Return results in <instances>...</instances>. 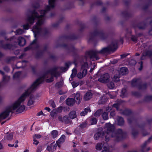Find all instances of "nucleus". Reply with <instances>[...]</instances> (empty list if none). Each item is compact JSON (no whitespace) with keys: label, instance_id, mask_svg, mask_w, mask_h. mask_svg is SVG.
I'll return each instance as SVG.
<instances>
[{"label":"nucleus","instance_id":"4be33fe9","mask_svg":"<svg viewBox=\"0 0 152 152\" xmlns=\"http://www.w3.org/2000/svg\"><path fill=\"white\" fill-rule=\"evenodd\" d=\"M117 123L118 125L120 126H123L124 123V119L121 117H118L117 119Z\"/></svg>","mask_w":152,"mask_h":152},{"label":"nucleus","instance_id":"e433bc0d","mask_svg":"<svg viewBox=\"0 0 152 152\" xmlns=\"http://www.w3.org/2000/svg\"><path fill=\"white\" fill-rule=\"evenodd\" d=\"M15 59V56L9 57L6 58L5 61L7 63H9L11 61H14Z\"/></svg>","mask_w":152,"mask_h":152},{"label":"nucleus","instance_id":"864d4df0","mask_svg":"<svg viewBox=\"0 0 152 152\" xmlns=\"http://www.w3.org/2000/svg\"><path fill=\"white\" fill-rule=\"evenodd\" d=\"M42 57V56L41 54L39 51H37L35 56V58L36 59H38L41 58Z\"/></svg>","mask_w":152,"mask_h":152},{"label":"nucleus","instance_id":"2f4dec72","mask_svg":"<svg viewBox=\"0 0 152 152\" xmlns=\"http://www.w3.org/2000/svg\"><path fill=\"white\" fill-rule=\"evenodd\" d=\"M25 108V106L24 105H20L18 109L16 110V112L17 113H21L24 111Z\"/></svg>","mask_w":152,"mask_h":152},{"label":"nucleus","instance_id":"8fccbe9b","mask_svg":"<svg viewBox=\"0 0 152 152\" xmlns=\"http://www.w3.org/2000/svg\"><path fill=\"white\" fill-rule=\"evenodd\" d=\"M103 111L102 109H100L97 110L94 113V115L96 116H99Z\"/></svg>","mask_w":152,"mask_h":152},{"label":"nucleus","instance_id":"7ed1b4c3","mask_svg":"<svg viewBox=\"0 0 152 152\" xmlns=\"http://www.w3.org/2000/svg\"><path fill=\"white\" fill-rule=\"evenodd\" d=\"M63 47L65 48L67 50L68 53H72V56L74 58L73 63L75 65L77 64L76 63V59L79 58V55L78 53V49L76 48L73 45L69 46L68 45L65 43H62L58 45L57 47Z\"/></svg>","mask_w":152,"mask_h":152},{"label":"nucleus","instance_id":"f257e3e1","mask_svg":"<svg viewBox=\"0 0 152 152\" xmlns=\"http://www.w3.org/2000/svg\"><path fill=\"white\" fill-rule=\"evenodd\" d=\"M105 127L107 128V135L105 139L106 142H108L111 137L114 138V141L115 142H119L125 139L127 137V132H123L121 129H118L115 131V126L108 123L106 124Z\"/></svg>","mask_w":152,"mask_h":152},{"label":"nucleus","instance_id":"f3484780","mask_svg":"<svg viewBox=\"0 0 152 152\" xmlns=\"http://www.w3.org/2000/svg\"><path fill=\"white\" fill-rule=\"evenodd\" d=\"M92 94L90 91H88L84 95L83 99L85 101H87L90 100L92 97Z\"/></svg>","mask_w":152,"mask_h":152},{"label":"nucleus","instance_id":"4d7b16f0","mask_svg":"<svg viewBox=\"0 0 152 152\" xmlns=\"http://www.w3.org/2000/svg\"><path fill=\"white\" fill-rule=\"evenodd\" d=\"M131 40L134 42H137L138 40V38L136 36L134 35H132L131 37Z\"/></svg>","mask_w":152,"mask_h":152},{"label":"nucleus","instance_id":"a878e982","mask_svg":"<svg viewBox=\"0 0 152 152\" xmlns=\"http://www.w3.org/2000/svg\"><path fill=\"white\" fill-rule=\"evenodd\" d=\"M110 52V51L108 46L107 47H105L103 48L101 50L98 51V52L99 53L104 54Z\"/></svg>","mask_w":152,"mask_h":152},{"label":"nucleus","instance_id":"20e7f679","mask_svg":"<svg viewBox=\"0 0 152 152\" xmlns=\"http://www.w3.org/2000/svg\"><path fill=\"white\" fill-rule=\"evenodd\" d=\"M90 36L88 40L90 41H95L96 36H99L102 40L107 39L108 36L107 34L104 33L103 30L98 31L97 29H95L93 32H90Z\"/></svg>","mask_w":152,"mask_h":152},{"label":"nucleus","instance_id":"4468645a","mask_svg":"<svg viewBox=\"0 0 152 152\" xmlns=\"http://www.w3.org/2000/svg\"><path fill=\"white\" fill-rule=\"evenodd\" d=\"M110 50L112 52L115 51L118 48V43L117 42H112L111 45L108 46Z\"/></svg>","mask_w":152,"mask_h":152},{"label":"nucleus","instance_id":"bf43d9fd","mask_svg":"<svg viewBox=\"0 0 152 152\" xmlns=\"http://www.w3.org/2000/svg\"><path fill=\"white\" fill-rule=\"evenodd\" d=\"M10 77L4 75L3 77V81L4 82H7L10 79Z\"/></svg>","mask_w":152,"mask_h":152},{"label":"nucleus","instance_id":"1a4fd4ad","mask_svg":"<svg viewBox=\"0 0 152 152\" xmlns=\"http://www.w3.org/2000/svg\"><path fill=\"white\" fill-rule=\"evenodd\" d=\"M98 51L90 50L86 52V54L90 57V58H95L97 60L99 59V58L97 55V54L99 53L98 52Z\"/></svg>","mask_w":152,"mask_h":152},{"label":"nucleus","instance_id":"a18cd8bd","mask_svg":"<svg viewBox=\"0 0 152 152\" xmlns=\"http://www.w3.org/2000/svg\"><path fill=\"white\" fill-rule=\"evenodd\" d=\"M15 33L16 35L21 34L24 33V31L21 29L19 28L16 31Z\"/></svg>","mask_w":152,"mask_h":152},{"label":"nucleus","instance_id":"a211bd4d","mask_svg":"<svg viewBox=\"0 0 152 152\" xmlns=\"http://www.w3.org/2000/svg\"><path fill=\"white\" fill-rule=\"evenodd\" d=\"M147 145L144 142V143L140 146L141 151V152H148L150 150V147H148L147 148H146Z\"/></svg>","mask_w":152,"mask_h":152},{"label":"nucleus","instance_id":"cd10ccee","mask_svg":"<svg viewBox=\"0 0 152 152\" xmlns=\"http://www.w3.org/2000/svg\"><path fill=\"white\" fill-rule=\"evenodd\" d=\"M20 102H18L16 101L12 106L10 107H11V109L13 110H15L20 105Z\"/></svg>","mask_w":152,"mask_h":152},{"label":"nucleus","instance_id":"49530a36","mask_svg":"<svg viewBox=\"0 0 152 152\" xmlns=\"http://www.w3.org/2000/svg\"><path fill=\"white\" fill-rule=\"evenodd\" d=\"M21 74V72L18 71L16 72L13 75V78L15 79L19 77Z\"/></svg>","mask_w":152,"mask_h":152},{"label":"nucleus","instance_id":"473e14b6","mask_svg":"<svg viewBox=\"0 0 152 152\" xmlns=\"http://www.w3.org/2000/svg\"><path fill=\"white\" fill-rule=\"evenodd\" d=\"M132 112L131 110L128 109L124 110L122 112V113L123 115L126 116H129L132 114Z\"/></svg>","mask_w":152,"mask_h":152},{"label":"nucleus","instance_id":"2eb2a0df","mask_svg":"<svg viewBox=\"0 0 152 152\" xmlns=\"http://www.w3.org/2000/svg\"><path fill=\"white\" fill-rule=\"evenodd\" d=\"M18 45L21 46H24L26 44V41L25 38L20 37L18 39Z\"/></svg>","mask_w":152,"mask_h":152},{"label":"nucleus","instance_id":"f704fd0d","mask_svg":"<svg viewBox=\"0 0 152 152\" xmlns=\"http://www.w3.org/2000/svg\"><path fill=\"white\" fill-rule=\"evenodd\" d=\"M97 121V119L95 117H92L90 119V122L91 125L96 124Z\"/></svg>","mask_w":152,"mask_h":152},{"label":"nucleus","instance_id":"ddd939ff","mask_svg":"<svg viewBox=\"0 0 152 152\" xmlns=\"http://www.w3.org/2000/svg\"><path fill=\"white\" fill-rule=\"evenodd\" d=\"M43 82L44 80H42L41 81H40L39 80H38V79H37L31 85L30 87L27 90H28L29 92V90H31V91H32L38 85Z\"/></svg>","mask_w":152,"mask_h":152},{"label":"nucleus","instance_id":"7c9ffc66","mask_svg":"<svg viewBox=\"0 0 152 152\" xmlns=\"http://www.w3.org/2000/svg\"><path fill=\"white\" fill-rule=\"evenodd\" d=\"M13 47V45L9 43L4 44L2 48L5 50H10Z\"/></svg>","mask_w":152,"mask_h":152},{"label":"nucleus","instance_id":"f8f14e48","mask_svg":"<svg viewBox=\"0 0 152 152\" xmlns=\"http://www.w3.org/2000/svg\"><path fill=\"white\" fill-rule=\"evenodd\" d=\"M30 93V92L28 91V90H27L21 95L17 101L18 102H20V104L21 102L25 101L26 97L29 95Z\"/></svg>","mask_w":152,"mask_h":152},{"label":"nucleus","instance_id":"a19ab883","mask_svg":"<svg viewBox=\"0 0 152 152\" xmlns=\"http://www.w3.org/2000/svg\"><path fill=\"white\" fill-rule=\"evenodd\" d=\"M42 32L44 36H48L50 34L49 31L46 28H44L43 29Z\"/></svg>","mask_w":152,"mask_h":152},{"label":"nucleus","instance_id":"680f3d73","mask_svg":"<svg viewBox=\"0 0 152 152\" xmlns=\"http://www.w3.org/2000/svg\"><path fill=\"white\" fill-rule=\"evenodd\" d=\"M152 141V136L150 137L148 139L145 140L144 142L146 145H147L148 144H149Z\"/></svg>","mask_w":152,"mask_h":152},{"label":"nucleus","instance_id":"5701e85b","mask_svg":"<svg viewBox=\"0 0 152 152\" xmlns=\"http://www.w3.org/2000/svg\"><path fill=\"white\" fill-rule=\"evenodd\" d=\"M107 99L105 96H103L100 98L98 103L99 104H104L107 102Z\"/></svg>","mask_w":152,"mask_h":152},{"label":"nucleus","instance_id":"0eeeda50","mask_svg":"<svg viewBox=\"0 0 152 152\" xmlns=\"http://www.w3.org/2000/svg\"><path fill=\"white\" fill-rule=\"evenodd\" d=\"M148 23L146 20L142 22L134 21L132 23V27L135 30L138 28L140 30L145 29L147 26Z\"/></svg>","mask_w":152,"mask_h":152},{"label":"nucleus","instance_id":"de8ad7c7","mask_svg":"<svg viewBox=\"0 0 152 152\" xmlns=\"http://www.w3.org/2000/svg\"><path fill=\"white\" fill-rule=\"evenodd\" d=\"M54 76L52 75H51V77L49 79H47L46 80V82L47 83H51L53 82L54 81Z\"/></svg>","mask_w":152,"mask_h":152},{"label":"nucleus","instance_id":"58836bf2","mask_svg":"<svg viewBox=\"0 0 152 152\" xmlns=\"http://www.w3.org/2000/svg\"><path fill=\"white\" fill-rule=\"evenodd\" d=\"M63 121L65 124H67L69 123V119L67 115H65L63 118Z\"/></svg>","mask_w":152,"mask_h":152},{"label":"nucleus","instance_id":"39448f33","mask_svg":"<svg viewBox=\"0 0 152 152\" xmlns=\"http://www.w3.org/2000/svg\"><path fill=\"white\" fill-rule=\"evenodd\" d=\"M142 80L140 78H134L131 82L132 87H136L140 90H146L148 86V83H145L142 84Z\"/></svg>","mask_w":152,"mask_h":152},{"label":"nucleus","instance_id":"5fc2aeb1","mask_svg":"<svg viewBox=\"0 0 152 152\" xmlns=\"http://www.w3.org/2000/svg\"><path fill=\"white\" fill-rule=\"evenodd\" d=\"M65 136L64 135H62L60 138L58 139V141L60 142H64L65 139Z\"/></svg>","mask_w":152,"mask_h":152},{"label":"nucleus","instance_id":"09e8293b","mask_svg":"<svg viewBox=\"0 0 152 152\" xmlns=\"http://www.w3.org/2000/svg\"><path fill=\"white\" fill-rule=\"evenodd\" d=\"M132 134L133 137L135 138L138 134V132L137 131H135L134 129H132Z\"/></svg>","mask_w":152,"mask_h":152},{"label":"nucleus","instance_id":"338daca9","mask_svg":"<svg viewBox=\"0 0 152 152\" xmlns=\"http://www.w3.org/2000/svg\"><path fill=\"white\" fill-rule=\"evenodd\" d=\"M87 126V123L86 122H83L81 124L79 125L78 127H80L81 129H83L86 127Z\"/></svg>","mask_w":152,"mask_h":152},{"label":"nucleus","instance_id":"6ab92c4d","mask_svg":"<svg viewBox=\"0 0 152 152\" xmlns=\"http://www.w3.org/2000/svg\"><path fill=\"white\" fill-rule=\"evenodd\" d=\"M50 75L55 76V77L57 78L60 75V74L59 72L58 71H54L51 69H50Z\"/></svg>","mask_w":152,"mask_h":152},{"label":"nucleus","instance_id":"13d9d810","mask_svg":"<svg viewBox=\"0 0 152 152\" xmlns=\"http://www.w3.org/2000/svg\"><path fill=\"white\" fill-rule=\"evenodd\" d=\"M27 20L26 22L28 23L30 27L34 23V20Z\"/></svg>","mask_w":152,"mask_h":152},{"label":"nucleus","instance_id":"aec40b11","mask_svg":"<svg viewBox=\"0 0 152 152\" xmlns=\"http://www.w3.org/2000/svg\"><path fill=\"white\" fill-rule=\"evenodd\" d=\"M74 99L71 98H68L66 100V104L70 106H72L75 104Z\"/></svg>","mask_w":152,"mask_h":152},{"label":"nucleus","instance_id":"052dcab7","mask_svg":"<svg viewBox=\"0 0 152 152\" xmlns=\"http://www.w3.org/2000/svg\"><path fill=\"white\" fill-rule=\"evenodd\" d=\"M63 83L61 81H60L56 83L55 84L56 87L58 88H60L62 86Z\"/></svg>","mask_w":152,"mask_h":152},{"label":"nucleus","instance_id":"79ce46f5","mask_svg":"<svg viewBox=\"0 0 152 152\" xmlns=\"http://www.w3.org/2000/svg\"><path fill=\"white\" fill-rule=\"evenodd\" d=\"M145 102H148L152 100V95H147L145 96L144 99Z\"/></svg>","mask_w":152,"mask_h":152},{"label":"nucleus","instance_id":"37998d69","mask_svg":"<svg viewBox=\"0 0 152 152\" xmlns=\"http://www.w3.org/2000/svg\"><path fill=\"white\" fill-rule=\"evenodd\" d=\"M108 87L110 89H113L115 87V84L113 82H110L107 84Z\"/></svg>","mask_w":152,"mask_h":152},{"label":"nucleus","instance_id":"4c0bfd02","mask_svg":"<svg viewBox=\"0 0 152 152\" xmlns=\"http://www.w3.org/2000/svg\"><path fill=\"white\" fill-rule=\"evenodd\" d=\"M120 96L122 98H124L126 96V90L125 88H123L121 91Z\"/></svg>","mask_w":152,"mask_h":152},{"label":"nucleus","instance_id":"bb28decb","mask_svg":"<svg viewBox=\"0 0 152 152\" xmlns=\"http://www.w3.org/2000/svg\"><path fill=\"white\" fill-rule=\"evenodd\" d=\"M128 69L125 67H123L121 68L120 71V74L122 75H126L128 71Z\"/></svg>","mask_w":152,"mask_h":152},{"label":"nucleus","instance_id":"69168bd1","mask_svg":"<svg viewBox=\"0 0 152 152\" xmlns=\"http://www.w3.org/2000/svg\"><path fill=\"white\" fill-rule=\"evenodd\" d=\"M13 134L12 133H10L7 135V139L9 140H12L13 138Z\"/></svg>","mask_w":152,"mask_h":152},{"label":"nucleus","instance_id":"412c9836","mask_svg":"<svg viewBox=\"0 0 152 152\" xmlns=\"http://www.w3.org/2000/svg\"><path fill=\"white\" fill-rule=\"evenodd\" d=\"M148 56L149 57L152 56V51L151 50H147L145 52H144L142 54V56L141 57V59L143 60L142 57L143 56L145 57Z\"/></svg>","mask_w":152,"mask_h":152},{"label":"nucleus","instance_id":"72a5a7b5","mask_svg":"<svg viewBox=\"0 0 152 152\" xmlns=\"http://www.w3.org/2000/svg\"><path fill=\"white\" fill-rule=\"evenodd\" d=\"M80 94L79 93H77L75 96V99H76V102L79 104L80 103Z\"/></svg>","mask_w":152,"mask_h":152},{"label":"nucleus","instance_id":"ea45409f","mask_svg":"<svg viewBox=\"0 0 152 152\" xmlns=\"http://www.w3.org/2000/svg\"><path fill=\"white\" fill-rule=\"evenodd\" d=\"M58 134V132L56 130H53L51 132L52 137L54 138H55L57 137Z\"/></svg>","mask_w":152,"mask_h":152},{"label":"nucleus","instance_id":"c9c22d12","mask_svg":"<svg viewBox=\"0 0 152 152\" xmlns=\"http://www.w3.org/2000/svg\"><path fill=\"white\" fill-rule=\"evenodd\" d=\"M38 20L36 24L34 26H37L38 27H40V26L44 24L45 20Z\"/></svg>","mask_w":152,"mask_h":152},{"label":"nucleus","instance_id":"dca6fc26","mask_svg":"<svg viewBox=\"0 0 152 152\" xmlns=\"http://www.w3.org/2000/svg\"><path fill=\"white\" fill-rule=\"evenodd\" d=\"M33 28L36 30L35 31H33L34 36H38L37 35L40 34L42 30V28L40 27H38L37 26H33Z\"/></svg>","mask_w":152,"mask_h":152},{"label":"nucleus","instance_id":"0e129e2a","mask_svg":"<svg viewBox=\"0 0 152 152\" xmlns=\"http://www.w3.org/2000/svg\"><path fill=\"white\" fill-rule=\"evenodd\" d=\"M23 29L25 30L28 29L30 27V25H29L27 22L26 24H23Z\"/></svg>","mask_w":152,"mask_h":152},{"label":"nucleus","instance_id":"774afa93","mask_svg":"<svg viewBox=\"0 0 152 152\" xmlns=\"http://www.w3.org/2000/svg\"><path fill=\"white\" fill-rule=\"evenodd\" d=\"M102 145L101 143H97L96 146V148L98 150H101L102 149Z\"/></svg>","mask_w":152,"mask_h":152},{"label":"nucleus","instance_id":"9b49d317","mask_svg":"<svg viewBox=\"0 0 152 152\" xmlns=\"http://www.w3.org/2000/svg\"><path fill=\"white\" fill-rule=\"evenodd\" d=\"M60 37L61 39H65L75 40L79 39V36L74 34L69 35H64L61 36Z\"/></svg>","mask_w":152,"mask_h":152},{"label":"nucleus","instance_id":"6e6d98bb","mask_svg":"<svg viewBox=\"0 0 152 152\" xmlns=\"http://www.w3.org/2000/svg\"><path fill=\"white\" fill-rule=\"evenodd\" d=\"M35 37L33 41L30 43V45L32 46L33 45H35L37 43V42L38 39V36H34Z\"/></svg>","mask_w":152,"mask_h":152},{"label":"nucleus","instance_id":"c756f323","mask_svg":"<svg viewBox=\"0 0 152 152\" xmlns=\"http://www.w3.org/2000/svg\"><path fill=\"white\" fill-rule=\"evenodd\" d=\"M64 20H59L57 22L53 23L51 25L52 27L53 28H56L58 27L60 24L62 23Z\"/></svg>","mask_w":152,"mask_h":152},{"label":"nucleus","instance_id":"c03bdc74","mask_svg":"<svg viewBox=\"0 0 152 152\" xmlns=\"http://www.w3.org/2000/svg\"><path fill=\"white\" fill-rule=\"evenodd\" d=\"M102 116L104 120H107L108 119V114L106 112L103 113L102 115Z\"/></svg>","mask_w":152,"mask_h":152},{"label":"nucleus","instance_id":"6e6552de","mask_svg":"<svg viewBox=\"0 0 152 152\" xmlns=\"http://www.w3.org/2000/svg\"><path fill=\"white\" fill-rule=\"evenodd\" d=\"M10 113H13L11 107H8L3 112L0 114V120L6 118Z\"/></svg>","mask_w":152,"mask_h":152},{"label":"nucleus","instance_id":"423d86ee","mask_svg":"<svg viewBox=\"0 0 152 152\" xmlns=\"http://www.w3.org/2000/svg\"><path fill=\"white\" fill-rule=\"evenodd\" d=\"M127 121L128 123L130 125L134 122H135L136 125L139 128H140L142 129V132L143 136H145L148 134V133L147 131L144 132V127L145 124H139L137 123V119L136 118L134 117H132L129 118H127Z\"/></svg>","mask_w":152,"mask_h":152},{"label":"nucleus","instance_id":"c85d7f7f","mask_svg":"<svg viewBox=\"0 0 152 152\" xmlns=\"http://www.w3.org/2000/svg\"><path fill=\"white\" fill-rule=\"evenodd\" d=\"M77 74V70L76 68H74L72 70V73L70 76V78L71 80L69 79V80L71 81L75 77L76 75Z\"/></svg>","mask_w":152,"mask_h":152},{"label":"nucleus","instance_id":"9d476101","mask_svg":"<svg viewBox=\"0 0 152 152\" xmlns=\"http://www.w3.org/2000/svg\"><path fill=\"white\" fill-rule=\"evenodd\" d=\"M110 78V76L108 73H106L100 77L99 78L98 80L99 82L102 83H108Z\"/></svg>","mask_w":152,"mask_h":152},{"label":"nucleus","instance_id":"3c124183","mask_svg":"<svg viewBox=\"0 0 152 152\" xmlns=\"http://www.w3.org/2000/svg\"><path fill=\"white\" fill-rule=\"evenodd\" d=\"M101 135V133L100 132H98L96 133L94 135V138L95 140H98L99 139Z\"/></svg>","mask_w":152,"mask_h":152},{"label":"nucleus","instance_id":"f03ea898","mask_svg":"<svg viewBox=\"0 0 152 152\" xmlns=\"http://www.w3.org/2000/svg\"><path fill=\"white\" fill-rule=\"evenodd\" d=\"M56 0H49V6H47L45 10H42L40 12V15H39L35 11L31 13V15L27 19H35V18H42L45 15L46 11L50 10V8H53L55 6V3Z\"/></svg>","mask_w":152,"mask_h":152},{"label":"nucleus","instance_id":"603ef678","mask_svg":"<svg viewBox=\"0 0 152 152\" xmlns=\"http://www.w3.org/2000/svg\"><path fill=\"white\" fill-rule=\"evenodd\" d=\"M51 145V147L52 150L53 151L56 150V148L58 146V144L57 143H55L54 144H53V143H52L50 144Z\"/></svg>","mask_w":152,"mask_h":152},{"label":"nucleus","instance_id":"b1692460","mask_svg":"<svg viewBox=\"0 0 152 152\" xmlns=\"http://www.w3.org/2000/svg\"><path fill=\"white\" fill-rule=\"evenodd\" d=\"M79 26L80 28L79 31L80 32H82L83 30L87 27V23L80 22L79 23Z\"/></svg>","mask_w":152,"mask_h":152},{"label":"nucleus","instance_id":"e2e57ef3","mask_svg":"<svg viewBox=\"0 0 152 152\" xmlns=\"http://www.w3.org/2000/svg\"><path fill=\"white\" fill-rule=\"evenodd\" d=\"M152 141V136L150 137L148 139L145 140L144 142L146 145H147L148 144H149Z\"/></svg>","mask_w":152,"mask_h":152},{"label":"nucleus","instance_id":"393cba45","mask_svg":"<svg viewBox=\"0 0 152 152\" xmlns=\"http://www.w3.org/2000/svg\"><path fill=\"white\" fill-rule=\"evenodd\" d=\"M69 116L71 119L76 118L77 117L76 112L74 110L71 111L69 114Z\"/></svg>","mask_w":152,"mask_h":152}]
</instances>
